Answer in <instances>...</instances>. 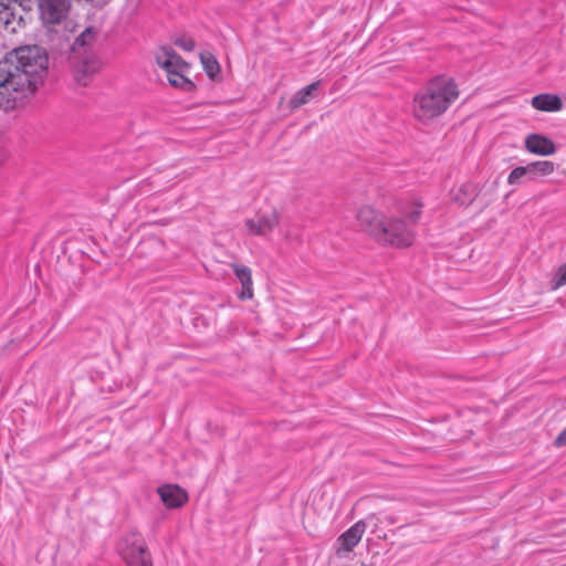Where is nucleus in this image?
Instances as JSON below:
<instances>
[{"mask_svg":"<svg viewBox=\"0 0 566 566\" xmlns=\"http://www.w3.org/2000/svg\"><path fill=\"white\" fill-rule=\"evenodd\" d=\"M554 444L556 447L566 446V428L556 437Z\"/></svg>","mask_w":566,"mask_h":566,"instance_id":"nucleus-26","label":"nucleus"},{"mask_svg":"<svg viewBox=\"0 0 566 566\" xmlns=\"http://www.w3.org/2000/svg\"><path fill=\"white\" fill-rule=\"evenodd\" d=\"M157 65L165 71L169 84L176 88L190 91L192 82L187 77L189 64L185 62L170 46H160L155 53Z\"/></svg>","mask_w":566,"mask_h":566,"instance_id":"nucleus-3","label":"nucleus"},{"mask_svg":"<svg viewBox=\"0 0 566 566\" xmlns=\"http://www.w3.org/2000/svg\"><path fill=\"white\" fill-rule=\"evenodd\" d=\"M386 216L371 206H363L357 212V221L364 231L368 232L376 241L385 227Z\"/></svg>","mask_w":566,"mask_h":566,"instance_id":"nucleus-6","label":"nucleus"},{"mask_svg":"<svg viewBox=\"0 0 566 566\" xmlns=\"http://www.w3.org/2000/svg\"><path fill=\"white\" fill-rule=\"evenodd\" d=\"M566 285V263L560 265L555 272L552 279V290H558L559 287Z\"/></svg>","mask_w":566,"mask_h":566,"instance_id":"nucleus-22","label":"nucleus"},{"mask_svg":"<svg viewBox=\"0 0 566 566\" xmlns=\"http://www.w3.org/2000/svg\"><path fill=\"white\" fill-rule=\"evenodd\" d=\"M158 494L164 504L169 509H176L186 503L187 493L178 485H164L158 489Z\"/></svg>","mask_w":566,"mask_h":566,"instance_id":"nucleus-13","label":"nucleus"},{"mask_svg":"<svg viewBox=\"0 0 566 566\" xmlns=\"http://www.w3.org/2000/svg\"><path fill=\"white\" fill-rule=\"evenodd\" d=\"M99 67V60L94 54H86L74 66V77L78 84L86 85L88 76L96 73Z\"/></svg>","mask_w":566,"mask_h":566,"instance_id":"nucleus-12","label":"nucleus"},{"mask_svg":"<svg viewBox=\"0 0 566 566\" xmlns=\"http://www.w3.org/2000/svg\"><path fill=\"white\" fill-rule=\"evenodd\" d=\"M378 242L396 248H408L413 243V228L401 217H389L380 232Z\"/></svg>","mask_w":566,"mask_h":566,"instance_id":"nucleus-4","label":"nucleus"},{"mask_svg":"<svg viewBox=\"0 0 566 566\" xmlns=\"http://www.w3.org/2000/svg\"><path fill=\"white\" fill-rule=\"evenodd\" d=\"M459 97L455 82L441 75L429 81L412 99V116L416 120L428 124L441 116Z\"/></svg>","mask_w":566,"mask_h":566,"instance_id":"nucleus-2","label":"nucleus"},{"mask_svg":"<svg viewBox=\"0 0 566 566\" xmlns=\"http://www.w3.org/2000/svg\"><path fill=\"white\" fill-rule=\"evenodd\" d=\"M233 272L242 285H253L251 270L242 264H233Z\"/></svg>","mask_w":566,"mask_h":566,"instance_id":"nucleus-20","label":"nucleus"},{"mask_svg":"<svg viewBox=\"0 0 566 566\" xmlns=\"http://www.w3.org/2000/svg\"><path fill=\"white\" fill-rule=\"evenodd\" d=\"M365 531L366 524L364 521H358L352 525L337 538L336 555L342 558L346 557L361 541Z\"/></svg>","mask_w":566,"mask_h":566,"instance_id":"nucleus-7","label":"nucleus"},{"mask_svg":"<svg viewBox=\"0 0 566 566\" xmlns=\"http://www.w3.org/2000/svg\"><path fill=\"white\" fill-rule=\"evenodd\" d=\"M527 180V176H526V171H525V168L524 166H518L516 168H514L509 177H507V182L512 186H518L521 185L524 180Z\"/></svg>","mask_w":566,"mask_h":566,"instance_id":"nucleus-21","label":"nucleus"},{"mask_svg":"<svg viewBox=\"0 0 566 566\" xmlns=\"http://www.w3.org/2000/svg\"><path fill=\"white\" fill-rule=\"evenodd\" d=\"M48 69V56L38 46H23L0 61V108L4 112L24 105Z\"/></svg>","mask_w":566,"mask_h":566,"instance_id":"nucleus-1","label":"nucleus"},{"mask_svg":"<svg viewBox=\"0 0 566 566\" xmlns=\"http://www.w3.org/2000/svg\"><path fill=\"white\" fill-rule=\"evenodd\" d=\"M279 224V214L275 211L259 213L245 220V228L251 235H265Z\"/></svg>","mask_w":566,"mask_h":566,"instance_id":"nucleus-10","label":"nucleus"},{"mask_svg":"<svg viewBox=\"0 0 566 566\" xmlns=\"http://www.w3.org/2000/svg\"><path fill=\"white\" fill-rule=\"evenodd\" d=\"M200 61L207 75L210 78H214L220 71V66L216 57L210 53H201Z\"/></svg>","mask_w":566,"mask_h":566,"instance_id":"nucleus-19","label":"nucleus"},{"mask_svg":"<svg viewBox=\"0 0 566 566\" xmlns=\"http://www.w3.org/2000/svg\"><path fill=\"white\" fill-rule=\"evenodd\" d=\"M531 105L537 111L547 113L559 112L564 107L560 97L552 93L535 95L531 101Z\"/></svg>","mask_w":566,"mask_h":566,"instance_id":"nucleus-15","label":"nucleus"},{"mask_svg":"<svg viewBox=\"0 0 566 566\" xmlns=\"http://www.w3.org/2000/svg\"><path fill=\"white\" fill-rule=\"evenodd\" d=\"M478 195V186L467 181L453 187L450 191L451 200L459 206L470 205Z\"/></svg>","mask_w":566,"mask_h":566,"instance_id":"nucleus-14","label":"nucleus"},{"mask_svg":"<svg viewBox=\"0 0 566 566\" xmlns=\"http://www.w3.org/2000/svg\"><path fill=\"white\" fill-rule=\"evenodd\" d=\"M252 296H253L252 285H242V292L240 293L239 297L241 300H249Z\"/></svg>","mask_w":566,"mask_h":566,"instance_id":"nucleus-25","label":"nucleus"},{"mask_svg":"<svg viewBox=\"0 0 566 566\" xmlns=\"http://www.w3.org/2000/svg\"><path fill=\"white\" fill-rule=\"evenodd\" d=\"M527 180L535 181L541 177H546L555 171V164L549 160H536L524 166Z\"/></svg>","mask_w":566,"mask_h":566,"instance_id":"nucleus-16","label":"nucleus"},{"mask_svg":"<svg viewBox=\"0 0 566 566\" xmlns=\"http://www.w3.org/2000/svg\"><path fill=\"white\" fill-rule=\"evenodd\" d=\"M175 43L177 46L188 52L195 49V41L191 38H179Z\"/></svg>","mask_w":566,"mask_h":566,"instance_id":"nucleus-24","label":"nucleus"},{"mask_svg":"<svg viewBox=\"0 0 566 566\" xmlns=\"http://www.w3.org/2000/svg\"><path fill=\"white\" fill-rule=\"evenodd\" d=\"M119 553L128 566H153L146 546L135 537L130 545L120 546Z\"/></svg>","mask_w":566,"mask_h":566,"instance_id":"nucleus-8","label":"nucleus"},{"mask_svg":"<svg viewBox=\"0 0 566 566\" xmlns=\"http://www.w3.org/2000/svg\"><path fill=\"white\" fill-rule=\"evenodd\" d=\"M319 82H314L300 91H297L290 101V105L292 108H298L302 105L307 104L311 98L314 96V93L318 88Z\"/></svg>","mask_w":566,"mask_h":566,"instance_id":"nucleus-18","label":"nucleus"},{"mask_svg":"<svg viewBox=\"0 0 566 566\" xmlns=\"http://www.w3.org/2000/svg\"><path fill=\"white\" fill-rule=\"evenodd\" d=\"M41 20L46 25L61 23L71 8V0H36Z\"/></svg>","mask_w":566,"mask_h":566,"instance_id":"nucleus-5","label":"nucleus"},{"mask_svg":"<svg viewBox=\"0 0 566 566\" xmlns=\"http://www.w3.org/2000/svg\"><path fill=\"white\" fill-rule=\"evenodd\" d=\"M525 149L536 156H552L557 148L552 139L541 134H528L524 140Z\"/></svg>","mask_w":566,"mask_h":566,"instance_id":"nucleus-11","label":"nucleus"},{"mask_svg":"<svg viewBox=\"0 0 566 566\" xmlns=\"http://www.w3.org/2000/svg\"><path fill=\"white\" fill-rule=\"evenodd\" d=\"M31 0H0V20L9 27L22 20V13L31 10Z\"/></svg>","mask_w":566,"mask_h":566,"instance_id":"nucleus-9","label":"nucleus"},{"mask_svg":"<svg viewBox=\"0 0 566 566\" xmlns=\"http://www.w3.org/2000/svg\"><path fill=\"white\" fill-rule=\"evenodd\" d=\"M422 208L423 203L419 198H411L400 208L401 218L413 228L421 217Z\"/></svg>","mask_w":566,"mask_h":566,"instance_id":"nucleus-17","label":"nucleus"},{"mask_svg":"<svg viewBox=\"0 0 566 566\" xmlns=\"http://www.w3.org/2000/svg\"><path fill=\"white\" fill-rule=\"evenodd\" d=\"M86 2H91L92 4L94 6H103L105 4L106 2H108L109 0H85Z\"/></svg>","mask_w":566,"mask_h":566,"instance_id":"nucleus-27","label":"nucleus"},{"mask_svg":"<svg viewBox=\"0 0 566 566\" xmlns=\"http://www.w3.org/2000/svg\"><path fill=\"white\" fill-rule=\"evenodd\" d=\"M93 39V33L91 28H86L75 40L74 50L78 46L86 45Z\"/></svg>","mask_w":566,"mask_h":566,"instance_id":"nucleus-23","label":"nucleus"}]
</instances>
